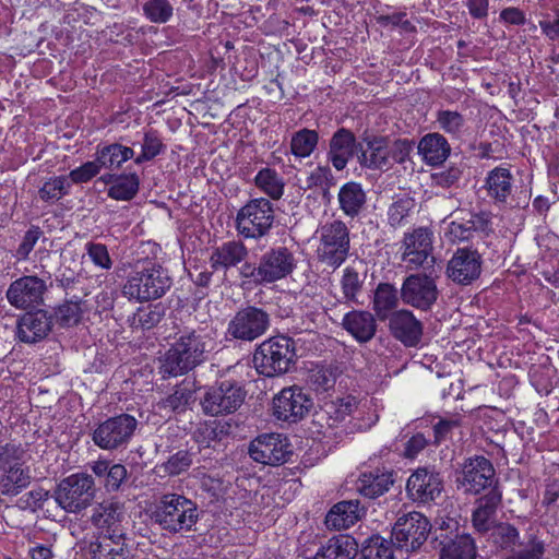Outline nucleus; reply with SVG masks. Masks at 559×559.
Here are the masks:
<instances>
[{
  "label": "nucleus",
  "instance_id": "6e6552de",
  "mask_svg": "<svg viewBox=\"0 0 559 559\" xmlns=\"http://www.w3.org/2000/svg\"><path fill=\"white\" fill-rule=\"evenodd\" d=\"M274 221L273 203L265 198L253 199L238 211L236 229L245 238L259 239L269 235Z\"/></svg>",
  "mask_w": 559,
  "mask_h": 559
},
{
  "label": "nucleus",
  "instance_id": "2f4dec72",
  "mask_svg": "<svg viewBox=\"0 0 559 559\" xmlns=\"http://www.w3.org/2000/svg\"><path fill=\"white\" fill-rule=\"evenodd\" d=\"M365 509L360 507L358 500H344L334 504L325 516V524L329 528L345 530L354 525Z\"/></svg>",
  "mask_w": 559,
  "mask_h": 559
},
{
  "label": "nucleus",
  "instance_id": "338daca9",
  "mask_svg": "<svg viewBox=\"0 0 559 559\" xmlns=\"http://www.w3.org/2000/svg\"><path fill=\"white\" fill-rule=\"evenodd\" d=\"M461 426L459 417L441 418L433 425L435 443L439 444L447 440L451 432Z\"/></svg>",
  "mask_w": 559,
  "mask_h": 559
},
{
  "label": "nucleus",
  "instance_id": "c9c22d12",
  "mask_svg": "<svg viewBox=\"0 0 559 559\" xmlns=\"http://www.w3.org/2000/svg\"><path fill=\"white\" fill-rule=\"evenodd\" d=\"M418 151L427 164L440 165L450 155L451 147L442 134L428 133L419 141Z\"/></svg>",
  "mask_w": 559,
  "mask_h": 559
},
{
  "label": "nucleus",
  "instance_id": "c85d7f7f",
  "mask_svg": "<svg viewBox=\"0 0 559 559\" xmlns=\"http://www.w3.org/2000/svg\"><path fill=\"white\" fill-rule=\"evenodd\" d=\"M439 543V559H476L475 539L467 533L449 537L442 533L436 537Z\"/></svg>",
  "mask_w": 559,
  "mask_h": 559
},
{
  "label": "nucleus",
  "instance_id": "aec40b11",
  "mask_svg": "<svg viewBox=\"0 0 559 559\" xmlns=\"http://www.w3.org/2000/svg\"><path fill=\"white\" fill-rule=\"evenodd\" d=\"M483 259L477 250L459 248L447 265V275L454 283L471 285L481 274Z\"/></svg>",
  "mask_w": 559,
  "mask_h": 559
},
{
  "label": "nucleus",
  "instance_id": "4d7b16f0",
  "mask_svg": "<svg viewBox=\"0 0 559 559\" xmlns=\"http://www.w3.org/2000/svg\"><path fill=\"white\" fill-rule=\"evenodd\" d=\"M85 252L95 267L109 271L114 265L108 248L100 242L88 241L85 243Z\"/></svg>",
  "mask_w": 559,
  "mask_h": 559
},
{
  "label": "nucleus",
  "instance_id": "774afa93",
  "mask_svg": "<svg viewBox=\"0 0 559 559\" xmlns=\"http://www.w3.org/2000/svg\"><path fill=\"white\" fill-rule=\"evenodd\" d=\"M462 176L459 167L452 166L448 169L431 175L432 182L436 187L451 188L457 183Z\"/></svg>",
  "mask_w": 559,
  "mask_h": 559
},
{
  "label": "nucleus",
  "instance_id": "f704fd0d",
  "mask_svg": "<svg viewBox=\"0 0 559 559\" xmlns=\"http://www.w3.org/2000/svg\"><path fill=\"white\" fill-rule=\"evenodd\" d=\"M394 484L392 471L364 473L358 479L357 490L365 497L376 499L389 491Z\"/></svg>",
  "mask_w": 559,
  "mask_h": 559
},
{
  "label": "nucleus",
  "instance_id": "69168bd1",
  "mask_svg": "<svg viewBox=\"0 0 559 559\" xmlns=\"http://www.w3.org/2000/svg\"><path fill=\"white\" fill-rule=\"evenodd\" d=\"M100 168L102 166L96 157L95 160L86 162L82 166L71 170L69 177L75 183L87 182L99 173Z\"/></svg>",
  "mask_w": 559,
  "mask_h": 559
},
{
  "label": "nucleus",
  "instance_id": "a211bd4d",
  "mask_svg": "<svg viewBox=\"0 0 559 559\" xmlns=\"http://www.w3.org/2000/svg\"><path fill=\"white\" fill-rule=\"evenodd\" d=\"M313 403L299 386L284 388L273 399V415L283 421L297 423L310 411Z\"/></svg>",
  "mask_w": 559,
  "mask_h": 559
},
{
  "label": "nucleus",
  "instance_id": "09e8293b",
  "mask_svg": "<svg viewBox=\"0 0 559 559\" xmlns=\"http://www.w3.org/2000/svg\"><path fill=\"white\" fill-rule=\"evenodd\" d=\"M255 185L273 200H278L284 192V182L278 174L271 168L261 169L255 176Z\"/></svg>",
  "mask_w": 559,
  "mask_h": 559
},
{
  "label": "nucleus",
  "instance_id": "0eeeda50",
  "mask_svg": "<svg viewBox=\"0 0 559 559\" xmlns=\"http://www.w3.org/2000/svg\"><path fill=\"white\" fill-rule=\"evenodd\" d=\"M96 496V486L92 475L75 473L60 480L53 491L58 506L68 513H80L90 507Z\"/></svg>",
  "mask_w": 559,
  "mask_h": 559
},
{
  "label": "nucleus",
  "instance_id": "864d4df0",
  "mask_svg": "<svg viewBox=\"0 0 559 559\" xmlns=\"http://www.w3.org/2000/svg\"><path fill=\"white\" fill-rule=\"evenodd\" d=\"M451 216L454 217L448 225L447 235L453 242L466 241L473 237V231L465 214V210H457Z\"/></svg>",
  "mask_w": 559,
  "mask_h": 559
},
{
  "label": "nucleus",
  "instance_id": "5701e85b",
  "mask_svg": "<svg viewBox=\"0 0 559 559\" xmlns=\"http://www.w3.org/2000/svg\"><path fill=\"white\" fill-rule=\"evenodd\" d=\"M388 319L389 330L395 340L406 347L419 345L424 334V325L411 310L393 311Z\"/></svg>",
  "mask_w": 559,
  "mask_h": 559
},
{
  "label": "nucleus",
  "instance_id": "a19ab883",
  "mask_svg": "<svg viewBox=\"0 0 559 559\" xmlns=\"http://www.w3.org/2000/svg\"><path fill=\"white\" fill-rule=\"evenodd\" d=\"M399 292L389 283L378 285L373 297V310L377 316L384 320L389 318V312L397 307Z\"/></svg>",
  "mask_w": 559,
  "mask_h": 559
},
{
  "label": "nucleus",
  "instance_id": "58836bf2",
  "mask_svg": "<svg viewBox=\"0 0 559 559\" xmlns=\"http://www.w3.org/2000/svg\"><path fill=\"white\" fill-rule=\"evenodd\" d=\"M485 187L490 198L496 202L504 203L512 191V175L510 170L496 167L488 173Z\"/></svg>",
  "mask_w": 559,
  "mask_h": 559
},
{
  "label": "nucleus",
  "instance_id": "6ab92c4d",
  "mask_svg": "<svg viewBox=\"0 0 559 559\" xmlns=\"http://www.w3.org/2000/svg\"><path fill=\"white\" fill-rule=\"evenodd\" d=\"M443 491V479L439 472L427 467L417 468L407 479L406 493L417 504L435 502Z\"/></svg>",
  "mask_w": 559,
  "mask_h": 559
},
{
  "label": "nucleus",
  "instance_id": "b1692460",
  "mask_svg": "<svg viewBox=\"0 0 559 559\" xmlns=\"http://www.w3.org/2000/svg\"><path fill=\"white\" fill-rule=\"evenodd\" d=\"M357 160L367 169L389 170L388 136L365 135L359 143Z\"/></svg>",
  "mask_w": 559,
  "mask_h": 559
},
{
  "label": "nucleus",
  "instance_id": "13d9d810",
  "mask_svg": "<svg viewBox=\"0 0 559 559\" xmlns=\"http://www.w3.org/2000/svg\"><path fill=\"white\" fill-rule=\"evenodd\" d=\"M192 464V454L187 450H179L171 454L159 468L169 476H177L186 471Z\"/></svg>",
  "mask_w": 559,
  "mask_h": 559
},
{
  "label": "nucleus",
  "instance_id": "a18cd8bd",
  "mask_svg": "<svg viewBox=\"0 0 559 559\" xmlns=\"http://www.w3.org/2000/svg\"><path fill=\"white\" fill-rule=\"evenodd\" d=\"M436 122L442 131L456 139L463 135L466 127L464 116L456 110H438Z\"/></svg>",
  "mask_w": 559,
  "mask_h": 559
},
{
  "label": "nucleus",
  "instance_id": "49530a36",
  "mask_svg": "<svg viewBox=\"0 0 559 559\" xmlns=\"http://www.w3.org/2000/svg\"><path fill=\"white\" fill-rule=\"evenodd\" d=\"M139 185L140 180L135 174L119 176L109 188L108 197L115 200L129 201L138 193Z\"/></svg>",
  "mask_w": 559,
  "mask_h": 559
},
{
  "label": "nucleus",
  "instance_id": "79ce46f5",
  "mask_svg": "<svg viewBox=\"0 0 559 559\" xmlns=\"http://www.w3.org/2000/svg\"><path fill=\"white\" fill-rule=\"evenodd\" d=\"M319 133L308 128L293 133L290 139V153L298 158L309 157L317 148Z\"/></svg>",
  "mask_w": 559,
  "mask_h": 559
},
{
  "label": "nucleus",
  "instance_id": "423d86ee",
  "mask_svg": "<svg viewBox=\"0 0 559 559\" xmlns=\"http://www.w3.org/2000/svg\"><path fill=\"white\" fill-rule=\"evenodd\" d=\"M319 245L316 253L318 261L333 270L338 269L350 251V231L341 219L326 222L318 230Z\"/></svg>",
  "mask_w": 559,
  "mask_h": 559
},
{
  "label": "nucleus",
  "instance_id": "e2e57ef3",
  "mask_svg": "<svg viewBox=\"0 0 559 559\" xmlns=\"http://www.w3.org/2000/svg\"><path fill=\"white\" fill-rule=\"evenodd\" d=\"M43 235L44 233L40 227L32 225L24 234L23 239L15 251L16 259L20 261L27 260L29 253L33 251L35 245L43 237Z\"/></svg>",
  "mask_w": 559,
  "mask_h": 559
},
{
  "label": "nucleus",
  "instance_id": "4be33fe9",
  "mask_svg": "<svg viewBox=\"0 0 559 559\" xmlns=\"http://www.w3.org/2000/svg\"><path fill=\"white\" fill-rule=\"evenodd\" d=\"M260 273L264 284L285 278L296 267V260L286 247L272 248L260 258Z\"/></svg>",
  "mask_w": 559,
  "mask_h": 559
},
{
  "label": "nucleus",
  "instance_id": "393cba45",
  "mask_svg": "<svg viewBox=\"0 0 559 559\" xmlns=\"http://www.w3.org/2000/svg\"><path fill=\"white\" fill-rule=\"evenodd\" d=\"M501 502V489H491L476 499L475 508L472 512V524L478 533H487L493 527Z\"/></svg>",
  "mask_w": 559,
  "mask_h": 559
},
{
  "label": "nucleus",
  "instance_id": "bf43d9fd",
  "mask_svg": "<svg viewBox=\"0 0 559 559\" xmlns=\"http://www.w3.org/2000/svg\"><path fill=\"white\" fill-rule=\"evenodd\" d=\"M70 183L64 176L53 177L39 189V198L46 202L59 200L68 193Z\"/></svg>",
  "mask_w": 559,
  "mask_h": 559
},
{
  "label": "nucleus",
  "instance_id": "7ed1b4c3",
  "mask_svg": "<svg viewBox=\"0 0 559 559\" xmlns=\"http://www.w3.org/2000/svg\"><path fill=\"white\" fill-rule=\"evenodd\" d=\"M297 361L295 342L277 335L263 341L254 350L252 362L264 377H276L290 371Z\"/></svg>",
  "mask_w": 559,
  "mask_h": 559
},
{
  "label": "nucleus",
  "instance_id": "f257e3e1",
  "mask_svg": "<svg viewBox=\"0 0 559 559\" xmlns=\"http://www.w3.org/2000/svg\"><path fill=\"white\" fill-rule=\"evenodd\" d=\"M211 349L209 335L195 330L182 331L160 358L159 372L163 378L186 374L204 362Z\"/></svg>",
  "mask_w": 559,
  "mask_h": 559
},
{
  "label": "nucleus",
  "instance_id": "dca6fc26",
  "mask_svg": "<svg viewBox=\"0 0 559 559\" xmlns=\"http://www.w3.org/2000/svg\"><path fill=\"white\" fill-rule=\"evenodd\" d=\"M248 452L253 461L273 466L286 463L293 454L287 438L280 433L258 436L250 442Z\"/></svg>",
  "mask_w": 559,
  "mask_h": 559
},
{
  "label": "nucleus",
  "instance_id": "5fc2aeb1",
  "mask_svg": "<svg viewBox=\"0 0 559 559\" xmlns=\"http://www.w3.org/2000/svg\"><path fill=\"white\" fill-rule=\"evenodd\" d=\"M141 148V154L134 158V163L138 165L152 160L159 154L164 153L166 145L163 143L156 131L150 130L144 133Z\"/></svg>",
  "mask_w": 559,
  "mask_h": 559
},
{
  "label": "nucleus",
  "instance_id": "4468645a",
  "mask_svg": "<svg viewBox=\"0 0 559 559\" xmlns=\"http://www.w3.org/2000/svg\"><path fill=\"white\" fill-rule=\"evenodd\" d=\"M138 426V420L129 414H120L100 423L93 432L94 443L103 450L124 448Z\"/></svg>",
  "mask_w": 559,
  "mask_h": 559
},
{
  "label": "nucleus",
  "instance_id": "052dcab7",
  "mask_svg": "<svg viewBox=\"0 0 559 559\" xmlns=\"http://www.w3.org/2000/svg\"><path fill=\"white\" fill-rule=\"evenodd\" d=\"M414 142L408 139H396L391 141L388 138L389 169L393 164H403L413 150Z\"/></svg>",
  "mask_w": 559,
  "mask_h": 559
},
{
  "label": "nucleus",
  "instance_id": "473e14b6",
  "mask_svg": "<svg viewBox=\"0 0 559 559\" xmlns=\"http://www.w3.org/2000/svg\"><path fill=\"white\" fill-rule=\"evenodd\" d=\"M359 551L357 540L347 534L330 538L316 552L313 559H354Z\"/></svg>",
  "mask_w": 559,
  "mask_h": 559
},
{
  "label": "nucleus",
  "instance_id": "9d476101",
  "mask_svg": "<svg viewBox=\"0 0 559 559\" xmlns=\"http://www.w3.org/2000/svg\"><path fill=\"white\" fill-rule=\"evenodd\" d=\"M430 530L429 520L420 512L413 511L397 516L391 537L399 549L414 552L425 544Z\"/></svg>",
  "mask_w": 559,
  "mask_h": 559
},
{
  "label": "nucleus",
  "instance_id": "1a4fd4ad",
  "mask_svg": "<svg viewBox=\"0 0 559 559\" xmlns=\"http://www.w3.org/2000/svg\"><path fill=\"white\" fill-rule=\"evenodd\" d=\"M457 488L477 496L491 489H500L492 463L483 455L468 457L456 477Z\"/></svg>",
  "mask_w": 559,
  "mask_h": 559
},
{
  "label": "nucleus",
  "instance_id": "72a5a7b5",
  "mask_svg": "<svg viewBox=\"0 0 559 559\" xmlns=\"http://www.w3.org/2000/svg\"><path fill=\"white\" fill-rule=\"evenodd\" d=\"M337 200L342 212L347 217L355 218L365 209L367 195L360 183L349 181L340 188Z\"/></svg>",
  "mask_w": 559,
  "mask_h": 559
},
{
  "label": "nucleus",
  "instance_id": "f03ea898",
  "mask_svg": "<svg viewBox=\"0 0 559 559\" xmlns=\"http://www.w3.org/2000/svg\"><path fill=\"white\" fill-rule=\"evenodd\" d=\"M151 519L168 534H182L194 531L199 510L197 503L186 496L167 492L155 502Z\"/></svg>",
  "mask_w": 559,
  "mask_h": 559
},
{
  "label": "nucleus",
  "instance_id": "2eb2a0df",
  "mask_svg": "<svg viewBox=\"0 0 559 559\" xmlns=\"http://www.w3.org/2000/svg\"><path fill=\"white\" fill-rule=\"evenodd\" d=\"M402 261L407 267L424 271L435 269L436 258L432 255V231L427 227L415 228L404 235L402 241Z\"/></svg>",
  "mask_w": 559,
  "mask_h": 559
},
{
  "label": "nucleus",
  "instance_id": "603ef678",
  "mask_svg": "<svg viewBox=\"0 0 559 559\" xmlns=\"http://www.w3.org/2000/svg\"><path fill=\"white\" fill-rule=\"evenodd\" d=\"M545 554V543L535 534H531L526 543H520L514 547L508 559H542Z\"/></svg>",
  "mask_w": 559,
  "mask_h": 559
},
{
  "label": "nucleus",
  "instance_id": "f8f14e48",
  "mask_svg": "<svg viewBox=\"0 0 559 559\" xmlns=\"http://www.w3.org/2000/svg\"><path fill=\"white\" fill-rule=\"evenodd\" d=\"M246 391L235 381H223L210 386L201 399V407L205 415L223 416L236 412L243 403Z\"/></svg>",
  "mask_w": 559,
  "mask_h": 559
},
{
  "label": "nucleus",
  "instance_id": "c03bdc74",
  "mask_svg": "<svg viewBox=\"0 0 559 559\" xmlns=\"http://www.w3.org/2000/svg\"><path fill=\"white\" fill-rule=\"evenodd\" d=\"M360 559H394L392 545L380 535H372L364 540Z\"/></svg>",
  "mask_w": 559,
  "mask_h": 559
},
{
  "label": "nucleus",
  "instance_id": "cd10ccee",
  "mask_svg": "<svg viewBox=\"0 0 559 559\" xmlns=\"http://www.w3.org/2000/svg\"><path fill=\"white\" fill-rule=\"evenodd\" d=\"M52 316L46 310L26 312L17 322V335L24 343L44 340L52 329Z\"/></svg>",
  "mask_w": 559,
  "mask_h": 559
},
{
  "label": "nucleus",
  "instance_id": "6e6d98bb",
  "mask_svg": "<svg viewBox=\"0 0 559 559\" xmlns=\"http://www.w3.org/2000/svg\"><path fill=\"white\" fill-rule=\"evenodd\" d=\"M416 202L409 195L394 199L388 210V221L392 227L400 226L415 207Z\"/></svg>",
  "mask_w": 559,
  "mask_h": 559
},
{
  "label": "nucleus",
  "instance_id": "8fccbe9b",
  "mask_svg": "<svg viewBox=\"0 0 559 559\" xmlns=\"http://www.w3.org/2000/svg\"><path fill=\"white\" fill-rule=\"evenodd\" d=\"M492 543L499 548L512 554L514 547L519 544L520 533L518 528L509 523H499L491 528Z\"/></svg>",
  "mask_w": 559,
  "mask_h": 559
},
{
  "label": "nucleus",
  "instance_id": "39448f33",
  "mask_svg": "<svg viewBox=\"0 0 559 559\" xmlns=\"http://www.w3.org/2000/svg\"><path fill=\"white\" fill-rule=\"evenodd\" d=\"M26 451L13 443L0 449V493L15 497L25 490L33 480L31 467L25 461Z\"/></svg>",
  "mask_w": 559,
  "mask_h": 559
},
{
  "label": "nucleus",
  "instance_id": "412c9836",
  "mask_svg": "<svg viewBox=\"0 0 559 559\" xmlns=\"http://www.w3.org/2000/svg\"><path fill=\"white\" fill-rule=\"evenodd\" d=\"M122 520V504L110 499L96 504L90 516L91 523L99 530V535L111 536V538H124Z\"/></svg>",
  "mask_w": 559,
  "mask_h": 559
},
{
  "label": "nucleus",
  "instance_id": "4c0bfd02",
  "mask_svg": "<svg viewBox=\"0 0 559 559\" xmlns=\"http://www.w3.org/2000/svg\"><path fill=\"white\" fill-rule=\"evenodd\" d=\"M194 383L182 381L175 386L171 394L158 402V408L173 413H183L194 402Z\"/></svg>",
  "mask_w": 559,
  "mask_h": 559
},
{
  "label": "nucleus",
  "instance_id": "bb28decb",
  "mask_svg": "<svg viewBox=\"0 0 559 559\" xmlns=\"http://www.w3.org/2000/svg\"><path fill=\"white\" fill-rule=\"evenodd\" d=\"M358 152L359 143L355 134L346 128H341L330 139L328 159L336 170H343Z\"/></svg>",
  "mask_w": 559,
  "mask_h": 559
},
{
  "label": "nucleus",
  "instance_id": "9b49d317",
  "mask_svg": "<svg viewBox=\"0 0 559 559\" xmlns=\"http://www.w3.org/2000/svg\"><path fill=\"white\" fill-rule=\"evenodd\" d=\"M271 325V316L263 308L248 306L239 309L228 322L226 335L231 340L253 342L264 335Z\"/></svg>",
  "mask_w": 559,
  "mask_h": 559
},
{
  "label": "nucleus",
  "instance_id": "a878e982",
  "mask_svg": "<svg viewBox=\"0 0 559 559\" xmlns=\"http://www.w3.org/2000/svg\"><path fill=\"white\" fill-rule=\"evenodd\" d=\"M357 408L358 402L350 395L325 401L316 413V419L322 427L336 428L345 423Z\"/></svg>",
  "mask_w": 559,
  "mask_h": 559
},
{
  "label": "nucleus",
  "instance_id": "3c124183",
  "mask_svg": "<svg viewBox=\"0 0 559 559\" xmlns=\"http://www.w3.org/2000/svg\"><path fill=\"white\" fill-rule=\"evenodd\" d=\"M142 10L146 20L155 24H165L174 15V7L168 0H147Z\"/></svg>",
  "mask_w": 559,
  "mask_h": 559
},
{
  "label": "nucleus",
  "instance_id": "37998d69",
  "mask_svg": "<svg viewBox=\"0 0 559 559\" xmlns=\"http://www.w3.org/2000/svg\"><path fill=\"white\" fill-rule=\"evenodd\" d=\"M364 283L365 276L361 275L353 265H348L343 270L340 284L343 298L346 302L359 304L358 296L362 292Z\"/></svg>",
  "mask_w": 559,
  "mask_h": 559
},
{
  "label": "nucleus",
  "instance_id": "de8ad7c7",
  "mask_svg": "<svg viewBox=\"0 0 559 559\" xmlns=\"http://www.w3.org/2000/svg\"><path fill=\"white\" fill-rule=\"evenodd\" d=\"M164 317V310L159 305H148L139 308L131 318L129 323L132 329L150 330L156 326Z\"/></svg>",
  "mask_w": 559,
  "mask_h": 559
},
{
  "label": "nucleus",
  "instance_id": "e433bc0d",
  "mask_svg": "<svg viewBox=\"0 0 559 559\" xmlns=\"http://www.w3.org/2000/svg\"><path fill=\"white\" fill-rule=\"evenodd\" d=\"M123 539L99 535L90 542L87 554L91 559H127Z\"/></svg>",
  "mask_w": 559,
  "mask_h": 559
},
{
  "label": "nucleus",
  "instance_id": "f3484780",
  "mask_svg": "<svg viewBox=\"0 0 559 559\" xmlns=\"http://www.w3.org/2000/svg\"><path fill=\"white\" fill-rule=\"evenodd\" d=\"M47 289L45 280L36 275H23L9 285L5 297L12 307L27 310L44 302Z\"/></svg>",
  "mask_w": 559,
  "mask_h": 559
},
{
  "label": "nucleus",
  "instance_id": "c756f323",
  "mask_svg": "<svg viewBox=\"0 0 559 559\" xmlns=\"http://www.w3.org/2000/svg\"><path fill=\"white\" fill-rule=\"evenodd\" d=\"M248 249L240 240H229L215 247L210 255L211 267L227 271L237 266L248 257Z\"/></svg>",
  "mask_w": 559,
  "mask_h": 559
},
{
  "label": "nucleus",
  "instance_id": "680f3d73",
  "mask_svg": "<svg viewBox=\"0 0 559 559\" xmlns=\"http://www.w3.org/2000/svg\"><path fill=\"white\" fill-rule=\"evenodd\" d=\"M82 314L81 300H67L58 307L56 317L63 326L76 324Z\"/></svg>",
  "mask_w": 559,
  "mask_h": 559
},
{
  "label": "nucleus",
  "instance_id": "ddd939ff",
  "mask_svg": "<svg viewBox=\"0 0 559 559\" xmlns=\"http://www.w3.org/2000/svg\"><path fill=\"white\" fill-rule=\"evenodd\" d=\"M425 272L408 275L402 284L400 295L405 305L428 311L437 302L440 292L432 276L435 269Z\"/></svg>",
  "mask_w": 559,
  "mask_h": 559
},
{
  "label": "nucleus",
  "instance_id": "20e7f679",
  "mask_svg": "<svg viewBox=\"0 0 559 559\" xmlns=\"http://www.w3.org/2000/svg\"><path fill=\"white\" fill-rule=\"evenodd\" d=\"M171 286V278L160 265L150 263L129 273L122 295L129 300L145 302L163 297Z\"/></svg>",
  "mask_w": 559,
  "mask_h": 559
},
{
  "label": "nucleus",
  "instance_id": "ea45409f",
  "mask_svg": "<svg viewBox=\"0 0 559 559\" xmlns=\"http://www.w3.org/2000/svg\"><path fill=\"white\" fill-rule=\"evenodd\" d=\"M96 156L102 167L108 169L119 168L124 162L133 158L134 151L119 143L98 147Z\"/></svg>",
  "mask_w": 559,
  "mask_h": 559
},
{
  "label": "nucleus",
  "instance_id": "0e129e2a",
  "mask_svg": "<svg viewBox=\"0 0 559 559\" xmlns=\"http://www.w3.org/2000/svg\"><path fill=\"white\" fill-rule=\"evenodd\" d=\"M335 373L331 368L317 366L311 370L310 382L316 391H328L334 386Z\"/></svg>",
  "mask_w": 559,
  "mask_h": 559
},
{
  "label": "nucleus",
  "instance_id": "7c9ffc66",
  "mask_svg": "<svg viewBox=\"0 0 559 559\" xmlns=\"http://www.w3.org/2000/svg\"><path fill=\"white\" fill-rule=\"evenodd\" d=\"M342 326L359 343L369 342L377 331V322L373 314L365 310L347 312L343 317Z\"/></svg>",
  "mask_w": 559,
  "mask_h": 559
}]
</instances>
